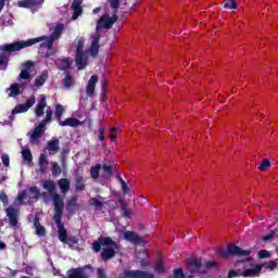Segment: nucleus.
<instances>
[{
  "instance_id": "obj_36",
  "label": "nucleus",
  "mask_w": 278,
  "mask_h": 278,
  "mask_svg": "<svg viewBox=\"0 0 278 278\" xmlns=\"http://www.w3.org/2000/svg\"><path fill=\"white\" fill-rule=\"evenodd\" d=\"M204 271L203 275H207V273H210V270L214 269V268H218V264L214 261H207L205 263V265H203Z\"/></svg>"
},
{
  "instance_id": "obj_27",
  "label": "nucleus",
  "mask_w": 278,
  "mask_h": 278,
  "mask_svg": "<svg viewBox=\"0 0 278 278\" xmlns=\"http://www.w3.org/2000/svg\"><path fill=\"white\" fill-rule=\"evenodd\" d=\"M73 65V60H71V58H65L60 60L59 63V71H68V68H71V66Z\"/></svg>"
},
{
  "instance_id": "obj_46",
  "label": "nucleus",
  "mask_w": 278,
  "mask_h": 278,
  "mask_svg": "<svg viewBox=\"0 0 278 278\" xmlns=\"http://www.w3.org/2000/svg\"><path fill=\"white\" fill-rule=\"evenodd\" d=\"M266 168H270V160L263 159L261 165L258 166V170H261V173H264Z\"/></svg>"
},
{
  "instance_id": "obj_35",
  "label": "nucleus",
  "mask_w": 278,
  "mask_h": 278,
  "mask_svg": "<svg viewBox=\"0 0 278 278\" xmlns=\"http://www.w3.org/2000/svg\"><path fill=\"white\" fill-rule=\"evenodd\" d=\"M29 193H30V199H38L40 197V189H38V187L36 186H33L29 188ZM42 197H47V193L46 192H42L41 194Z\"/></svg>"
},
{
  "instance_id": "obj_44",
  "label": "nucleus",
  "mask_w": 278,
  "mask_h": 278,
  "mask_svg": "<svg viewBox=\"0 0 278 278\" xmlns=\"http://www.w3.org/2000/svg\"><path fill=\"white\" fill-rule=\"evenodd\" d=\"M89 205H93L94 207H97V210H101V207H103V202H101L97 198H90Z\"/></svg>"
},
{
  "instance_id": "obj_5",
  "label": "nucleus",
  "mask_w": 278,
  "mask_h": 278,
  "mask_svg": "<svg viewBox=\"0 0 278 278\" xmlns=\"http://www.w3.org/2000/svg\"><path fill=\"white\" fill-rule=\"evenodd\" d=\"M217 255L224 260H229V257H249L251 255L250 250H242V248L236 244H228L227 250H218Z\"/></svg>"
},
{
  "instance_id": "obj_28",
  "label": "nucleus",
  "mask_w": 278,
  "mask_h": 278,
  "mask_svg": "<svg viewBox=\"0 0 278 278\" xmlns=\"http://www.w3.org/2000/svg\"><path fill=\"white\" fill-rule=\"evenodd\" d=\"M154 273H157L159 275H164V273H166V267H164V260H156L154 264Z\"/></svg>"
},
{
  "instance_id": "obj_64",
  "label": "nucleus",
  "mask_w": 278,
  "mask_h": 278,
  "mask_svg": "<svg viewBox=\"0 0 278 278\" xmlns=\"http://www.w3.org/2000/svg\"><path fill=\"white\" fill-rule=\"evenodd\" d=\"M102 8L101 7H97L96 9L92 10L93 14H99V12H101Z\"/></svg>"
},
{
  "instance_id": "obj_11",
  "label": "nucleus",
  "mask_w": 278,
  "mask_h": 278,
  "mask_svg": "<svg viewBox=\"0 0 278 278\" xmlns=\"http://www.w3.org/2000/svg\"><path fill=\"white\" fill-rule=\"evenodd\" d=\"M187 269L191 275H197V274L203 275V273H205L203 268V264L201 263V261L197 258L189 262Z\"/></svg>"
},
{
  "instance_id": "obj_6",
  "label": "nucleus",
  "mask_w": 278,
  "mask_h": 278,
  "mask_svg": "<svg viewBox=\"0 0 278 278\" xmlns=\"http://www.w3.org/2000/svg\"><path fill=\"white\" fill-rule=\"evenodd\" d=\"M36 103V97L31 96L27 99L26 103L17 104L13 110L11 115L9 116L10 121H14V115L16 114H25L30 108H34Z\"/></svg>"
},
{
  "instance_id": "obj_13",
  "label": "nucleus",
  "mask_w": 278,
  "mask_h": 278,
  "mask_svg": "<svg viewBox=\"0 0 278 278\" xmlns=\"http://www.w3.org/2000/svg\"><path fill=\"white\" fill-rule=\"evenodd\" d=\"M81 3H84V0H73L72 3V21H77L81 14H84V8H81Z\"/></svg>"
},
{
  "instance_id": "obj_26",
  "label": "nucleus",
  "mask_w": 278,
  "mask_h": 278,
  "mask_svg": "<svg viewBox=\"0 0 278 278\" xmlns=\"http://www.w3.org/2000/svg\"><path fill=\"white\" fill-rule=\"evenodd\" d=\"M47 168H49V159H47V155L40 154V156H39L40 173H47Z\"/></svg>"
},
{
  "instance_id": "obj_48",
  "label": "nucleus",
  "mask_w": 278,
  "mask_h": 278,
  "mask_svg": "<svg viewBox=\"0 0 278 278\" xmlns=\"http://www.w3.org/2000/svg\"><path fill=\"white\" fill-rule=\"evenodd\" d=\"M224 8L227 10H237L238 5H236V0H225Z\"/></svg>"
},
{
  "instance_id": "obj_53",
  "label": "nucleus",
  "mask_w": 278,
  "mask_h": 278,
  "mask_svg": "<svg viewBox=\"0 0 278 278\" xmlns=\"http://www.w3.org/2000/svg\"><path fill=\"white\" fill-rule=\"evenodd\" d=\"M31 77V73L27 72L25 70H22L18 76V80L21 81V79H29Z\"/></svg>"
},
{
  "instance_id": "obj_17",
  "label": "nucleus",
  "mask_w": 278,
  "mask_h": 278,
  "mask_svg": "<svg viewBox=\"0 0 278 278\" xmlns=\"http://www.w3.org/2000/svg\"><path fill=\"white\" fill-rule=\"evenodd\" d=\"M34 228H35V233L39 238H45L47 236V229L42 224H40V217L38 215L35 216L34 218Z\"/></svg>"
},
{
  "instance_id": "obj_55",
  "label": "nucleus",
  "mask_w": 278,
  "mask_h": 278,
  "mask_svg": "<svg viewBox=\"0 0 278 278\" xmlns=\"http://www.w3.org/2000/svg\"><path fill=\"white\" fill-rule=\"evenodd\" d=\"M99 140H105V127H103V123L100 122V132H99Z\"/></svg>"
},
{
  "instance_id": "obj_60",
  "label": "nucleus",
  "mask_w": 278,
  "mask_h": 278,
  "mask_svg": "<svg viewBox=\"0 0 278 278\" xmlns=\"http://www.w3.org/2000/svg\"><path fill=\"white\" fill-rule=\"evenodd\" d=\"M122 190L124 194H127V192H129V187L127 186L126 181L122 182Z\"/></svg>"
},
{
  "instance_id": "obj_49",
  "label": "nucleus",
  "mask_w": 278,
  "mask_h": 278,
  "mask_svg": "<svg viewBox=\"0 0 278 278\" xmlns=\"http://www.w3.org/2000/svg\"><path fill=\"white\" fill-rule=\"evenodd\" d=\"M173 278H186V274H184V269L181 267L174 269Z\"/></svg>"
},
{
  "instance_id": "obj_2",
  "label": "nucleus",
  "mask_w": 278,
  "mask_h": 278,
  "mask_svg": "<svg viewBox=\"0 0 278 278\" xmlns=\"http://www.w3.org/2000/svg\"><path fill=\"white\" fill-rule=\"evenodd\" d=\"M118 21V15L114 14L110 16V13L103 14L97 22L96 33L91 35V45L89 48L91 58H97L99 55V42H101V29H112L114 23Z\"/></svg>"
},
{
  "instance_id": "obj_29",
  "label": "nucleus",
  "mask_w": 278,
  "mask_h": 278,
  "mask_svg": "<svg viewBox=\"0 0 278 278\" xmlns=\"http://www.w3.org/2000/svg\"><path fill=\"white\" fill-rule=\"evenodd\" d=\"M64 31V24L59 23L56 24L53 33L50 35L51 38H53L54 40H58L61 36L62 33Z\"/></svg>"
},
{
  "instance_id": "obj_33",
  "label": "nucleus",
  "mask_w": 278,
  "mask_h": 278,
  "mask_svg": "<svg viewBox=\"0 0 278 278\" xmlns=\"http://www.w3.org/2000/svg\"><path fill=\"white\" fill-rule=\"evenodd\" d=\"M75 189L78 192H83L86 189V184H84V176H76L75 178Z\"/></svg>"
},
{
  "instance_id": "obj_24",
  "label": "nucleus",
  "mask_w": 278,
  "mask_h": 278,
  "mask_svg": "<svg viewBox=\"0 0 278 278\" xmlns=\"http://www.w3.org/2000/svg\"><path fill=\"white\" fill-rule=\"evenodd\" d=\"M118 203L122 212H124V217L131 218V210L129 208V205H127V202H125V199H118Z\"/></svg>"
},
{
  "instance_id": "obj_16",
  "label": "nucleus",
  "mask_w": 278,
  "mask_h": 278,
  "mask_svg": "<svg viewBox=\"0 0 278 278\" xmlns=\"http://www.w3.org/2000/svg\"><path fill=\"white\" fill-rule=\"evenodd\" d=\"M124 240H127V242H131V244H141V242H143L142 237L138 236L131 230L124 232Z\"/></svg>"
},
{
  "instance_id": "obj_61",
  "label": "nucleus",
  "mask_w": 278,
  "mask_h": 278,
  "mask_svg": "<svg viewBox=\"0 0 278 278\" xmlns=\"http://www.w3.org/2000/svg\"><path fill=\"white\" fill-rule=\"evenodd\" d=\"M233 277H238V271H236L235 269H230L228 271V278H233Z\"/></svg>"
},
{
  "instance_id": "obj_23",
  "label": "nucleus",
  "mask_w": 278,
  "mask_h": 278,
  "mask_svg": "<svg viewBox=\"0 0 278 278\" xmlns=\"http://www.w3.org/2000/svg\"><path fill=\"white\" fill-rule=\"evenodd\" d=\"M62 85L64 86V88H67V90H70V88H73V86L75 85V79L73 78L71 72L65 73V77L62 80Z\"/></svg>"
},
{
  "instance_id": "obj_15",
  "label": "nucleus",
  "mask_w": 278,
  "mask_h": 278,
  "mask_svg": "<svg viewBox=\"0 0 278 278\" xmlns=\"http://www.w3.org/2000/svg\"><path fill=\"white\" fill-rule=\"evenodd\" d=\"M66 278H88L84 267H76L67 270Z\"/></svg>"
},
{
  "instance_id": "obj_3",
  "label": "nucleus",
  "mask_w": 278,
  "mask_h": 278,
  "mask_svg": "<svg viewBox=\"0 0 278 278\" xmlns=\"http://www.w3.org/2000/svg\"><path fill=\"white\" fill-rule=\"evenodd\" d=\"M102 247H104L102 249V252L100 253L102 262H110V260L116 257V251H118V243L114 241L111 237L100 236L98 238V241H94L92 243V251H94V253H99Z\"/></svg>"
},
{
  "instance_id": "obj_18",
  "label": "nucleus",
  "mask_w": 278,
  "mask_h": 278,
  "mask_svg": "<svg viewBox=\"0 0 278 278\" xmlns=\"http://www.w3.org/2000/svg\"><path fill=\"white\" fill-rule=\"evenodd\" d=\"M47 108V96L40 94L38 104L35 109L36 116H43L45 115V109Z\"/></svg>"
},
{
  "instance_id": "obj_12",
  "label": "nucleus",
  "mask_w": 278,
  "mask_h": 278,
  "mask_svg": "<svg viewBox=\"0 0 278 278\" xmlns=\"http://www.w3.org/2000/svg\"><path fill=\"white\" fill-rule=\"evenodd\" d=\"M99 84V76L92 75L87 84L86 94L89 99H94V90Z\"/></svg>"
},
{
  "instance_id": "obj_14",
  "label": "nucleus",
  "mask_w": 278,
  "mask_h": 278,
  "mask_svg": "<svg viewBox=\"0 0 278 278\" xmlns=\"http://www.w3.org/2000/svg\"><path fill=\"white\" fill-rule=\"evenodd\" d=\"M45 127H46L45 124H41V122H40L39 125L35 127L33 134L31 132L27 134V136H29V138H30V142L38 140V138H42V136L46 131Z\"/></svg>"
},
{
  "instance_id": "obj_50",
  "label": "nucleus",
  "mask_w": 278,
  "mask_h": 278,
  "mask_svg": "<svg viewBox=\"0 0 278 278\" xmlns=\"http://www.w3.org/2000/svg\"><path fill=\"white\" fill-rule=\"evenodd\" d=\"M24 199H27V191H22L17 194L15 201H17V203H20V205H23V201Z\"/></svg>"
},
{
  "instance_id": "obj_59",
  "label": "nucleus",
  "mask_w": 278,
  "mask_h": 278,
  "mask_svg": "<svg viewBox=\"0 0 278 278\" xmlns=\"http://www.w3.org/2000/svg\"><path fill=\"white\" fill-rule=\"evenodd\" d=\"M278 263L277 261H269L267 264V267L269 268V270H275V268H277Z\"/></svg>"
},
{
  "instance_id": "obj_8",
  "label": "nucleus",
  "mask_w": 278,
  "mask_h": 278,
  "mask_svg": "<svg viewBox=\"0 0 278 278\" xmlns=\"http://www.w3.org/2000/svg\"><path fill=\"white\" fill-rule=\"evenodd\" d=\"M7 218L9 219L10 227L16 229L18 227V218L21 217V208L9 206L5 208Z\"/></svg>"
},
{
  "instance_id": "obj_7",
  "label": "nucleus",
  "mask_w": 278,
  "mask_h": 278,
  "mask_svg": "<svg viewBox=\"0 0 278 278\" xmlns=\"http://www.w3.org/2000/svg\"><path fill=\"white\" fill-rule=\"evenodd\" d=\"M53 203H54V215L53 220H62V214H64V199L60 193L53 194Z\"/></svg>"
},
{
  "instance_id": "obj_57",
  "label": "nucleus",
  "mask_w": 278,
  "mask_h": 278,
  "mask_svg": "<svg viewBox=\"0 0 278 278\" xmlns=\"http://www.w3.org/2000/svg\"><path fill=\"white\" fill-rule=\"evenodd\" d=\"M1 160H2L3 166H7V167L10 166V155L2 154Z\"/></svg>"
},
{
  "instance_id": "obj_40",
  "label": "nucleus",
  "mask_w": 278,
  "mask_h": 278,
  "mask_svg": "<svg viewBox=\"0 0 278 278\" xmlns=\"http://www.w3.org/2000/svg\"><path fill=\"white\" fill-rule=\"evenodd\" d=\"M47 74L42 73L40 76H37L35 79V86L40 88V86H45V81H47Z\"/></svg>"
},
{
  "instance_id": "obj_58",
  "label": "nucleus",
  "mask_w": 278,
  "mask_h": 278,
  "mask_svg": "<svg viewBox=\"0 0 278 278\" xmlns=\"http://www.w3.org/2000/svg\"><path fill=\"white\" fill-rule=\"evenodd\" d=\"M76 53H84V40L78 41Z\"/></svg>"
},
{
  "instance_id": "obj_45",
  "label": "nucleus",
  "mask_w": 278,
  "mask_h": 278,
  "mask_svg": "<svg viewBox=\"0 0 278 278\" xmlns=\"http://www.w3.org/2000/svg\"><path fill=\"white\" fill-rule=\"evenodd\" d=\"M22 157L26 161V162H31L34 160V156L31 155V150L26 149L22 151Z\"/></svg>"
},
{
  "instance_id": "obj_43",
  "label": "nucleus",
  "mask_w": 278,
  "mask_h": 278,
  "mask_svg": "<svg viewBox=\"0 0 278 278\" xmlns=\"http://www.w3.org/2000/svg\"><path fill=\"white\" fill-rule=\"evenodd\" d=\"M276 235H277V229L270 230L267 236H263L261 238V241L262 242H270V240H273Z\"/></svg>"
},
{
  "instance_id": "obj_1",
  "label": "nucleus",
  "mask_w": 278,
  "mask_h": 278,
  "mask_svg": "<svg viewBox=\"0 0 278 278\" xmlns=\"http://www.w3.org/2000/svg\"><path fill=\"white\" fill-rule=\"evenodd\" d=\"M37 42H41L40 47L43 49H48L51 51L53 49V43L55 40L49 36H40L36 38H31L28 40H20V41H14L12 43H5L0 46V51H7L8 53H14L16 51H21L23 49H27V47H34V45H37Z\"/></svg>"
},
{
  "instance_id": "obj_37",
  "label": "nucleus",
  "mask_w": 278,
  "mask_h": 278,
  "mask_svg": "<svg viewBox=\"0 0 278 278\" xmlns=\"http://www.w3.org/2000/svg\"><path fill=\"white\" fill-rule=\"evenodd\" d=\"M10 93L9 97H18L21 94V85L20 84H12L10 86Z\"/></svg>"
},
{
  "instance_id": "obj_20",
  "label": "nucleus",
  "mask_w": 278,
  "mask_h": 278,
  "mask_svg": "<svg viewBox=\"0 0 278 278\" xmlns=\"http://www.w3.org/2000/svg\"><path fill=\"white\" fill-rule=\"evenodd\" d=\"M75 62L78 71H84L88 66V56H86V53H76Z\"/></svg>"
},
{
  "instance_id": "obj_62",
  "label": "nucleus",
  "mask_w": 278,
  "mask_h": 278,
  "mask_svg": "<svg viewBox=\"0 0 278 278\" xmlns=\"http://www.w3.org/2000/svg\"><path fill=\"white\" fill-rule=\"evenodd\" d=\"M98 278H105V270L99 268L98 269Z\"/></svg>"
},
{
  "instance_id": "obj_42",
  "label": "nucleus",
  "mask_w": 278,
  "mask_h": 278,
  "mask_svg": "<svg viewBox=\"0 0 278 278\" xmlns=\"http://www.w3.org/2000/svg\"><path fill=\"white\" fill-rule=\"evenodd\" d=\"M75 207H77V198L73 197L67 202V210L68 212H75Z\"/></svg>"
},
{
  "instance_id": "obj_9",
  "label": "nucleus",
  "mask_w": 278,
  "mask_h": 278,
  "mask_svg": "<svg viewBox=\"0 0 278 278\" xmlns=\"http://www.w3.org/2000/svg\"><path fill=\"white\" fill-rule=\"evenodd\" d=\"M17 5L26 10H40L45 5V0H20Z\"/></svg>"
},
{
  "instance_id": "obj_32",
  "label": "nucleus",
  "mask_w": 278,
  "mask_h": 278,
  "mask_svg": "<svg viewBox=\"0 0 278 278\" xmlns=\"http://www.w3.org/2000/svg\"><path fill=\"white\" fill-rule=\"evenodd\" d=\"M64 112H66V110L64 109V105L62 104L55 105L54 116L58 123L62 121V116H64Z\"/></svg>"
},
{
  "instance_id": "obj_31",
  "label": "nucleus",
  "mask_w": 278,
  "mask_h": 278,
  "mask_svg": "<svg viewBox=\"0 0 278 278\" xmlns=\"http://www.w3.org/2000/svg\"><path fill=\"white\" fill-rule=\"evenodd\" d=\"M59 188L62 190L64 194H66V192L71 190V181H68V179L66 178H61L59 180Z\"/></svg>"
},
{
  "instance_id": "obj_47",
  "label": "nucleus",
  "mask_w": 278,
  "mask_h": 278,
  "mask_svg": "<svg viewBox=\"0 0 278 278\" xmlns=\"http://www.w3.org/2000/svg\"><path fill=\"white\" fill-rule=\"evenodd\" d=\"M62 174V167H60V164L56 162L52 163V175L54 177H58V175Z\"/></svg>"
},
{
  "instance_id": "obj_41",
  "label": "nucleus",
  "mask_w": 278,
  "mask_h": 278,
  "mask_svg": "<svg viewBox=\"0 0 278 278\" xmlns=\"http://www.w3.org/2000/svg\"><path fill=\"white\" fill-rule=\"evenodd\" d=\"M53 119V111L51 109L46 111V118L42 119L40 123L47 127L48 123H51Z\"/></svg>"
},
{
  "instance_id": "obj_22",
  "label": "nucleus",
  "mask_w": 278,
  "mask_h": 278,
  "mask_svg": "<svg viewBox=\"0 0 278 278\" xmlns=\"http://www.w3.org/2000/svg\"><path fill=\"white\" fill-rule=\"evenodd\" d=\"M10 53L8 51H2L0 53V68L1 71H7L8 70V63L10 62Z\"/></svg>"
},
{
  "instance_id": "obj_39",
  "label": "nucleus",
  "mask_w": 278,
  "mask_h": 278,
  "mask_svg": "<svg viewBox=\"0 0 278 278\" xmlns=\"http://www.w3.org/2000/svg\"><path fill=\"white\" fill-rule=\"evenodd\" d=\"M101 170V164H96V166L90 168V175L92 179H99V173Z\"/></svg>"
},
{
  "instance_id": "obj_10",
  "label": "nucleus",
  "mask_w": 278,
  "mask_h": 278,
  "mask_svg": "<svg viewBox=\"0 0 278 278\" xmlns=\"http://www.w3.org/2000/svg\"><path fill=\"white\" fill-rule=\"evenodd\" d=\"M125 277L127 278H155L153 273L144 271V270H127L124 273Z\"/></svg>"
},
{
  "instance_id": "obj_51",
  "label": "nucleus",
  "mask_w": 278,
  "mask_h": 278,
  "mask_svg": "<svg viewBox=\"0 0 278 278\" xmlns=\"http://www.w3.org/2000/svg\"><path fill=\"white\" fill-rule=\"evenodd\" d=\"M257 256L260 260H266L270 257V253L268 252V250H260Z\"/></svg>"
},
{
  "instance_id": "obj_19",
  "label": "nucleus",
  "mask_w": 278,
  "mask_h": 278,
  "mask_svg": "<svg viewBox=\"0 0 278 278\" xmlns=\"http://www.w3.org/2000/svg\"><path fill=\"white\" fill-rule=\"evenodd\" d=\"M262 268H264L263 264H256L255 268H249V269H244L241 273V277H255L257 275H260V273H262Z\"/></svg>"
},
{
  "instance_id": "obj_63",
  "label": "nucleus",
  "mask_w": 278,
  "mask_h": 278,
  "mask_svg": "<svg viewBox=\"0 0 278 278\" xmlns=\"http://www.w3.org/2000/svg\"><path fill=\"white\" fill-rule=\"evenodd\" d=\"M141 266H142V268H147V267L150 266V264H149V262L147 260L142 258L141 260Z\"/></svg>"
},
{
  "instance_id": "obj_54",
  "label": "nucleus",
  "mask_w": 278,
  "mask_h": 278,
  "mask_svg": "<svg viewBox=\"0 0 278 278\" xmlns=\"http://www.w3.org/2000/svg\"><path fill=\"white\" fill-rule=\"evenodd\" d=\"M0 201L3 203V205H9L10 200H9L8 194L5 193V191H2L0 193Z\"/></svg>"
},
{
  "instance_id": "obj_21",
  "label": "nucleus",
  "mask_w": 278,
  "mask_h": 278,
  "mask_svg": "<svg viewBox=\"0 0 278 278\" xmlns=\"http://www.w3.org/2000/svg\"><path fill=\"white\" fill-rule=\"evenodd\" d=\"M59 125L61 127H80V125H84V123H81L79 119L75 118V117H68L64 121H60Z\"/></svg>"
},
{
  "instance_id": "obj_38",
  "label": "nucleus",
  "mask_w": 278,
  "mask_h": 278,
  "mask_svg": "<svg viewBox=\"0 0 278 278\" xmlns=\"http://www.w3.org/2000/svg\"><path fill=\"white\" fill-rule=\"evenodd\" d=\"M43 189L48 190L50 194H53L55 192V182H53V180H46L43 182Z\"/></svg>"
},
{
  "instance_id": "obj_4",
  "label": "nucleus",
  "mask_w": 278,
  "mask_h": 278,
  "mask_svg": "<svg viewBox=\"0 0 278 278\" xmlns=\"http://www.w3.org/2000/svg\"><path fill=\"white\" fill-rule=\"evenodd\" d=\"M56 223L58 227V236L60 242H63V244H67L70 249H73L75 244H79V238L77 236H68V230L64 227V223H62V219L54 220Z\"/></svg>"
},
{
  "instance_id": "obj_34",
  "label": "nucleus",
  "mask_w": 278,
  "mask_h": 278,
  "mask_svg": "<svg viewBox=\"0 0 278 278\" xmlns=\"http://www.w3.org/2000/svg\"><path fill=\"white\" fill-rule=\"evenodd\" d=\"M101 93L102 101H108V78H105V75L102 76Z\"/></svg>"
},
{
  "instance_id": "obj_25",
  "label": "nucleus",
  "mask_w": 278,
  "mask_h": 278,
  "mask_svg": "<svg viewBox=\"0 0 278 278\" xmlns=\"http://www.w3.org/2000/svg\"><path fill=\"white\" fill-rule=\"evenodd\" d=\"M46 149L48 151H52L53 153H58V151H60V139H52L48 141Z\"/></svg>"
},
{
  "instance_id": "obj_56",
  "label": "nucleus",
  "mask_w": 278,
  "mask_h": 278,
  "mask_svg": "<svg viewBox=\"0 0 278 278\" xmlns=\"http://www.w3.org/2000/svg\"><path fill=\"white\" fill-rule=\"evenodd\" d=\"M112 10H118L121 8V0H110Z\"/></svg>"
},
{
  "instance_id": "obj_30",
  "label": "nucleus",
  "mask_w": 278,
  "mask_h": 278,
  "mask_svg": "<svg viewBox=\"0 0 278 278\" xmlns=\"http://www.w3.org/2000/svg\"><path fill=\"white\" fill-rule=\"evenodd\" d=\"M102 168V173H103V177H105V179H110L112 177V174L114 173V168L112 167V164H103L101 166Z\"/></svg>"
},
{
  "instance_id": "obj_52",
  "label": "nucleus",
  "mask_w": 278,
  "mask_h": 278,
  "mask_svg": "<svg viewBox=\"0 0 278 278\" xmlns=\"http://www.w3.org/2000/svg\"><path fill=\"white\" fill-rule=\"evenodd\" d=\"M31 68H34L33 61H26L25 63H23V71L31 73Z\"/></svg>"
}]
</instances>
